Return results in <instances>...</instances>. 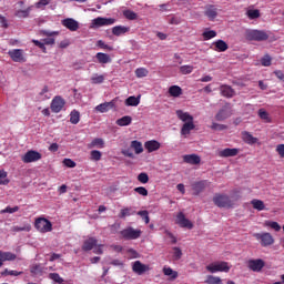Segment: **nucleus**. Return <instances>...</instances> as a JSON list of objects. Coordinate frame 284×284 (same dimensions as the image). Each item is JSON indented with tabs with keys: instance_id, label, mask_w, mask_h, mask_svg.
I'll return each mask as SVG.
<instances>
[{
	"instance_id": "1",
	"label": "nucleus",
	"mask_w": 284,
	"mask_h": 284,
	"mask_svg": "<svg viewBox=\"0 0 284 284\" xmlns=\"http://www.w3.org/2000/svg\"><path fill=\"white\" fill-rule=\"evenodd\" d=\"M175 114L180 121H182L184 124L182 125L181 129V134L182 136H187L190 135V132L194 130V116L190 114L189 112H185L183 110H178L175 111Z\"/></svg>"
},
{
	"instance_id": "2",
	"label": "nucleus",
	"mask_w": 284,
	"mask_h": 284,
	"mask_svg": "<svg viewBox=\"0 0 284 284\" xmlns=\"http://www.w3.org/2000/svg\"><path fill=\"white\" fill-rule=\"evenodd\" d=\"M97 243H99L97 239L88 237L83 242L82 250L84 252H90L91 250H93L94 254H103V247H105V245L103 244L98 245Z\"/></svg>"
},
{
	"instance_id": "3",
	"label": "nucleus",
	"mask_w": 284,
	"mask_h": 284,
	"mask_svg": "<svg viewBox=\"0 0 284 284\" xmlns=\"http://www.w3.org/2000/svg\"><path fill=\"white\" fill-rule=\"evenodd\" d=\"M207 272L211 274H216V272H230L232 270V264L223 261L212 262L211 264L206 265Z\"/></svg>"
},
{
	"instance_id": "4",
	"label": "nucleus",
	"mask_w": 284,
	"mask_h": 284,
	"mask_svg": "<svg viewBox=\"0 0 284 284\" xmlns=\"http://www.w3.org/2000/svg\"><path fill=\"white\" fill-rule=\"evenodd\" d=\"M120 234L122 239H125V241H136V239H141V234H143V231L129 226L122 230Z\"/></svg>"
},
{
	"instance_id": "5",
	"label": "nucleus",
	"mask_w": 284,
	"mask_h": 284,
	"mask_svg": "<svg viewBox=\"0 0 284 284\" xmlns=\"http://www.w3.org/2000/svg\"><path fill=\"white\" fill-rule=\"evenodd\" d=\"M34 227L38 232L45 234L48 232H52V222L45 217H40L36 220Z\"/></svg>"
},
{
	"instance_id": "6",
	"label": "nucleus",
	"mask_w": 284,
	"mask_h": 284,
	"mask_svg": "<svg viewBox=\"0 0 284 284\" xmlns=\"http://www.w3.org/2000/svg\"><path fill=\"white\" fill-rule=\"evenodd\" d=\"M213 203L217 207H234V202H232V200L224 194H215L213 197Z\"/></svg>"
},
{
	"instance_id": "7",
	"label": "nucleus",
	"mask_w": 284,
	"mask_h": 284,
	"mask_svg": "<svg viewBox=\"0 0 284 284\" xmlns=\"http://www.w3.org/2000/svg\"><path fill=\"white\" fill-rule=\"evenodd\" d=\"M174 223L175 225H179L180 227H185L186 230H192V227H194V224L192 223V221L187 220V217H185V214H183V212H179L175 215Z\"/></svg>"
},
{
	"instance_id": "8",
	"label": "nucleus",
	"mask_w": 284,
	"mask_h": 284,
	"mask_svg": "<svg viewBox=\"0 0 284 284\" xmlns=\"http://www.w3.org/2000/svg\"><path fill=\"white\" fill-rule=\"evenodd\" d=\"M246 39H248V41H267V33L258 30H247Z\"/></svg>"
},
{
	"instance_id": "9",
	"label": "nucleus",
	"mask_w": 284,
	"mask_h": 284,
	"mask_svg": "<svg viewBox=\"0 0 284 284\" xmlns=\"http://www.w3.org/2000/svg\"><path fill=\"white\" fill-rule=\"evenodd\" d=\"M116 20L114 18H95L91 22V28H103L105 26H114Z\"/></svg>"
},
{
	"instance_id": "10",
	"label": "nucleus",
	"mask_w": 284,
	"mask_h": 284,
	"mask_svg": "<svg viewBox=\"0 0 284 284\" xmlns=\"http://www.w3.org/2000/svg\"><path fill=\"white\" fill-rule=\"evenodd\" d=\"M43 155L39 151L30 150L22 156L23 163H37V161H41Z\"/></svg>"
},
{
	"instance_id": "11",
	"label": "nucleus",
	"mask_w": 284,
	"mask_h": 284,
	"mask_svg": "<svg viewBox=\"0 0 284 284\" xmlns=\"http://www.w3.org/2000/svg\"><path fill=\"white\" fill-rule=\"evenodd\" d=\"M257 241H261V245L263 247H267L270 245H274V237L270 233H257L255 234Z\"/></svg>"
},
{
	"instance_id": "12",
	"label": "nucleus",
	"mask_w": 284,
	"mask_h": 284,
	"mask_svg": "<svg viewBox=\"0 0 284 284\" xmlns=\"http://www.w3.org/2000/svg\"><path fill=\"white\" fill-rule=\"evenodd\" d=\"M116 101H119V98H115L111 100L110 102H104L95 106L97 112H100L101 114L105 112H110L113 108H116Z\"/></svg>"
},
{
	"instance_id": "13",
	"label": "nucleus",
	"mask_w": 284,
	"mask_h": 284,
	"mask_svg": "<svg viewBox=\"0 0 284 284\" xmlns=\"http://www.w3.org/2000/svg\"><path fill=\"white\" fill-rule=\"evenodd\" d=\"M63 108H65V100H63V98L59 95L53 98L51 102V111L54 112L55 114H59V112H61Z\"/></svg>"
},
{
	"instance_id": "14",
	"label": "nucleus",
	"mask_w": 284,
	"mask_h": 284,
	"mask_svg": "<svg viewBox=\"0 0 284 284\" xmlns=\"http://www.w3.org/2000/svg\"><path fill=\"white\" fill-rule=\"evenodd\" d=\"M62 26L70 30V32H77L79 30V22L72 18H67L62 20Z\"/></svg>"
},
{
	"instance_id": "15",
	"label": "nucleus",
	"mask_w": 284,
	"mask_h": 284,
	"mask_svg": "<svg viewBox=\"0 0 284 284\" xmlns=\"http://www.w3.org/2000/svg\"><path fill=\"white\" fill-rule=\"evenodd\" d=\"M144 148L149 153L161 150V142L156 140H150L144 143Z\"/></svg>"
},
{
	"instance_id": "16",
	"label": "nucleus",
	"mask_w": 284,
	"mask_h": 284,
	"mask_svg": "<svg viewBox=\"0 0 284 284\" xmlns=\"http://www.w3.org/2000/svg\"><path fill=\"white\" fill-rule=\"evenodd\" d=\"M211 48L215 52H225L230 47L227 45V42L223 40H216L212 43Z\"/></svg>"
},
{
	"instance_id": "17",
	"label": "nucleus",
	"mask_w": 284,
	"mask_h": 284,
	"mask_svg": "<svg viewBox=\"0 0 284 284\" xmlns=\"http://www.w3.org/2000/svg\"><path fill=\"white\" fill-rule=\"evenodd\" d=\"M162 272L168 277V281H176L179 278V272L172 270L170 266H164Z\"/></svg>"
},
{
	"instance_id": "18",
	"label": "nucleus",
	"mask_w": 284,
	"mask_h": 284,
	"mask_svg": "<svg viewBox=\"0 0 284 284\" xmlns=\"http://www.w3.org/2000/svg\"><path fill=\"white\" fill-rule=\"evenodd\" d=\"M8 54L16 63H21V61H23V50L13 49L9 51Z\"/></svg>"
},
{
	"instance_id": "19",
	"label": "nucleus",
	"mask_w": 284,
	"mask_h": 284,
	"mask_svg": "<svg viewBox=\"0 0 284 284\" xmlns=\"http://www.w3.org/2000/svg\"><path fill=\"white\" fill-rule=\"evenodd\" d=\"M132 270L135 274H144V272H148V270H150V266L141 263V261H135L133 263Z\"/></svg>"
},
{
	"instance_id": "20",
	"label": "nucleus",
	"mask_w": 284,
	"mask_h": 284,
	"mask_svg": "<svg viewBox=\"0 0 284 284\" xmlns=\"http://www.w3.org/2000/svg\"><path fill=\"white\" fill-rule=\"evenodd\" d=\"M184 163H189V165H199L201 163V156L197 154H186L183 155Z\"/></svg>"
},
{
	"instance_id": "21",
	"label": "nucleus",
	"mask_w": 284,
	"mask_h": 284,
	"mask_svg": "<svg viewBox=\"0 0 284 284\" xmlns=\"http://www.w3.org/2000/svg\"><path fill=\"white\" fill-rule=\"evenodd\" d=\"M248 267L253 272H261L262 267H265V262L263 260H251L248 262Z\"/></svg>"
},
{
	"instance_id": "22",
	"label": "nucleus",
	"mask_w": 284,
	"mask_h": 284,
	"mask_svg": "<svg viewBox=\"0 0 284 284\" xmlns=\"http://www.w3.org/2000/svg\"><path fill=\"white\" fill-rule=\"evenodd\" d=\"M94 148H98L99 150H103V148H105V141L101 138L93 139L91 143L88 144V149L94 150Z\"/></svg>"
},
{
	"instance_id": "23",
	"label": "nucleus",
	"mask_w": 284,
	"mask_h": 284,
	"mask_svg": "<svg viewBox=\"0 0 284 284\" xmlns=\"http://www.w3.org/2000/svg\"><path fill=\"white\" fill-rule=\"evenodd\" d=\"M14 258H17V255H14V253L0 251V267L3 266V263H6V261H14Z\"/></svg>"
},
{
	"instance_id": "24",
	"label": "nucleus",
	"mask_w": 284,
	"mask_h": 284,
	"mask_svg": "<svg viewBox=\"0 0 284 284\" xmlns=\"http://www.w3.org/2000/svg\"><path fill=\"white\" fill-rule=\"evenodd\" d=\"M98 63L105 65V63H112V58L108 53L99 52L95 54Z\"/></svg>"
},
{
	"instance_id": "25",
	"label": "nucleus",
	"mask_w": 284,
	"mask_h": 284,
	"mask_svg": "<svg viewBox=\"0 0 284 284\" xmlns=\"http://www.w3.org/2000/svg\"><path fill=\"white\" fill-rule=\"evenodd\" d=\"M239 154V149H224L219 152V156L227 159L230 156H236Z\"/></svg>"
},
{
	"instance_id": "26",
	"label": "nucleus",
	"mask_w": 284,
	"mask_h": 284,
	"mask_svg": "<svg viewBox=\"0 0 284 284\" xmlns=\"http://www.w3.org/2000/svg\"><path fill=\"white\" fill-rule=\"evenodd\" d=\"M128 32H130V27L116 26L112 29L114 37H122V34H128Z\"/></svg>"
},
{
	"instance_id": "27",
	"label": "nucleus",
	"mask_w": 284,
	"mask_h": 284,
	"mask_svg": "<svg viewBox=\"0 0 284 284\" xmlns=\"http://www.w3.org/2000/svg\"><path fill=\"white\" fill-rule=\"evenodd\" d=\"M124 103L128 106L136 108V105L141 103V95H138V97L131 95L125 100Z\"/></svg>"
},
{
	"instance_id": "28",
	"label": "nucleus",
	"mask_w": 284,
	"mask_h": 284,
	"mask_svg": "<svg viewBox=\"0 0 284 284\" xmlns=\"http://www.w3.org/2000/svg\"><path fill=\"white\" fill-rule=\"evenodd\" d=\"M242 139L248 145H254V143L258 142V139L254 138L250 132L246 131L242 133Z\"/></svg>"
},
{
	"instance_id": "29",
	"label": "nucleus",
	"mask_w": 284,
	"mask_h": 284,
	"mask_svg": "<svg viewBox=\"0 0 284 284\" xmlns=\"http://www.w3.org/2000/svg\"><path fill=\"white\" fill-rule=\"evenodd\" d=\"M169 94L170 97H174L176 99L183 94V89H181L179 85H172L169 88Z\"/></svg>"
},
{
	"instance_id": "30",
	"label": "nucleus",
	"mask_w": 284,
	"mask_h": 284,
	"mask_svg": "<svg viewBox=\"0 0 284 284\" xmlns=\"http://www.w3.org/2000/svg\"><path fill=\"white\" fill-rule=\"evenodd\" d=\"M217 11L214 6H209L205 11V16L211 20L214 21L217 17Z\"/></svg>"
},
{
	"instance_id": "31",
	"label": "nucleus",
	"mask_w": 284,
	"mask_h": 284,
	"mask_svg": "<svg viewBox=\"0 0 284 284\" xmlns=\"http://www.w3.org/2000/svg\"><path fill=\"white\" fill-rule=\"evenodd\" d=\"M251 205L253 210H257V212H263V210H265V203L262 200L254 199L251 201Z\"/></svg>"
},
{
	"instance_id": "32",
	"label": "nucleus",
	"mask_w": 284,
	"mask_h": 284,
	"mask_svg": "<svg viewBox=\"0 0 284 284\" xmlns=\"http://www.w3.org/2000/svg\"><path fill=\"white\" fill-rule=\"evenodd\" d=\"M132 123V116L124 115L116 120V125H120V128H125V125H130Z\"/></svg>"
},
{
	"instance_id": "33",
	"label": "nucleus",
	"mask_w": 284,
	"mask_h": 284,
	"mask_svg": "<svg viewBox=\"0 0 284 284\" xmlns=\"http://www.w3.org/2000/svg\"><path fill=\"white\" fill-rule=\"evenodd\" d=\"M131 149L134 150L135 154H143V143H141L140 141H132Z\"/></svg>"
},
{
	"instance_id": "34",
	"label": "nucleus",
	"mask_w": 284,
	"mask_h": 284,
	"mask_svg": "<svg viewBox=\"0 0 284 284\" xmlns=\"http://www.w3.org/2000/svg\"><path fill=\"white\" fill-rule=\"evenodd\" d=\"M49 92H50V89H48V87H43L42 90L40 91V93L38 94V100L45 101V100L50 99V97H52V95Z\"/></svg>"
},
{
	"instance_id": "35",
	"label": "nucleus",
	"mask_w": 284,
	"mask_h": 284,
	"mask_svg": "<svg viewBox=\"0 0 284 284\" xmlns=\"http://www.w3.org/2000/svg\"><path fill=\"white\" fill-rule=\"evenodd\" d=\"M91 83H93L94 85H99L101 83H103V81H105V75L103 74H98V73H94L91 79H90Z\"/></svg>"
},
{
	"instance_id": "36",
	"label": "nucleus",
	"mask_w": 284,
	"mask_h": 284,
	"mask_svg": "<svg viewBox=\"0 0 284 284\" xmlns=\"http://www.w3.org/2000/svg\"><path fill=\"white\" fill-rule=\"evenodd\" d=\"M81 121V113H79V111L73 110L70 113V123H72L73 125H77V123H79Z\"/></svg>"
},
{
	"instance_id": "37",
	"label": "nucleus",
	"mask_w": 284,
	"mask_h": 284,
	"mask_svg": "<svg viewBox=\"0 0 284 284\" xmlns=\"http://www.w3.org/2000/svg\"><path fill=\"white\" fill-rule=\"evenodd\" d=\"M258 116L265 123H272V118H270V113H267V111H265L264 109L258 110Z\"/></svg>"
},
{
	"instance_id": "38",
	"label": "nucleus",
	"mask_w": 284,
	"mask_h": 284,
	"mask_svg": "<svg viewBox=\"0 0 284 284\" xmlns=\"http://www.w3.org/2000/svg\"><path fill=\"white\" fill-rule=\"evenodd\" d=\"M221 94L222 97H234V90H232L229 85H222L221 87Z\"/></svg>"
},
{
	"instance_id": "39",
	"label": "nucleus",
	"mask_w": 284,
	"mask_h": 284,
	"mask_svg": "<svg viewBox=\"0 0 284 284\" xmlns=\"http://www.w3.org/2000/svg\"><path fill=\"white\" fill-rule=\"evenodd\" d=\"M195 194H199L201 192H203V190H205V181H200V182H195L193 185H192Z\"/></svg>"
},
{
	"instance_id": "40",
	"label": "nucleus",
	"mask_w": 284,
	"mask_h": 284,
	"mask_svg": "<svg viewBox=\"0 0 284 284\" xmlns=\"http://www.w3.org/2000/svg\"><path fill=\"white\" fill-rule=\"evenodd\" d=\"M246 17L251 20L258 19V17H261V11L257 9H248L246 11Z\"/></svg>"
},
{
	"instance_id": "41",
	"label": "nucleus",
	"mask_w": 284,
	"mask_h": 284,
	"mask_svg": "<svg viewBox=\"0 0 284 284\" xmlns=\"http://www.w3.org/2000/svg\"><path fill=\"white\" fill-rule=\"evenodd\" d=\"M265 227H271V230H274L275 232H281V224L273 221H265L264 222Z\"/></svg>"
},
{
	"instance_id": "42",
	"label": "nucleus",
	"mask_w": 284,
	"mask_h": 284,
	"mask_svg": "<svg viewBox=\"0 0 284 284\" xmlns=\"http://www.w3.org/2000/svg\"><path fill=\"white\" fill-rule=\"evenodd\" d=\"M148 74H150V71H148V69H145V68H138L135 70V77L138 79H143V78L148 77Z\"/></svg>"
},
{
	"instance_id": "43",
	"label": "nucleus",
	"mask_w": 284,
	"mask_h": 284,
	"mask_svg": "<svg viewBox=\"0 0 284 284\" xmlns=\"http://www.w3.org/2000/svg\"><path fill=\"white\" fill-rule=\"evenodd\" d=\"M101 156H103V153L99 150H92L90 152V161H101Z\"/></svg>"
},
{
	"instance_id": "44",
	"label": "nucleus",
	"mask_w": 284,
	"mask_h": 284,
	"mask_svg": "<svg viewBox=\"0 0 284 284\" xmlns=\"http://www.w3.org/2000/svg\"><path fill=\"white\" fill-rule=\"evenodd\" d=\"M202 37H203L204 41H210V39H214V37H216V31H214V30H205L202 33Z\"/></svg>"
},
{
	"instance_id": "45",
	"label": "nucleus",
	"mask_w": 284,
	"mask_h": 284,
	"mask_svg": "<svg viewBox=\"0 0 284 284\" xmlns=\"http://www.w3.org/2000/svg\"><path fill=\"white\" fill-rule=\"evenodd\" d=\"M32 10V7H29L26 10H19L16 12V17H19L20 19H26L30 16V11Z\"/></svg>"
},
{
	"instance_id": "46",
	"label": "nucleus",
	"mask_w": 284,
	"mask_h": 284,
	"mask_svg": "<svg viewBox=\"0 0 284 284\" xmlns=\"http://www.w3.org/2000/svg\"><path fill=\"white\" fill-rule=\"evenodd\" d=\"M52 0H39L34 7L38 9V10H45V6H50Z\"/></svg>"
},
{
	"instance_id": "47",
	"label": "nucleus",
	"mask_w": 284,
	"mask_h": 284,
	"mask_svg": "<svg viewBox=\"0 0 284 284\" xmlns=\"http://www.w3.org/2000/svg\"><path fill=\"white\" fill-rule=\"evenodd\" d=\"M123 14L125 19H129V21H135V19L138 18L136 13L132 10H124Z\"/></svg>"
},
{
	"instance_id": "48",
	"label": "nucleus",
	"mask_w": 284,
	"mask_h": 284,
	"mask_svg": "<svg viewBox=\"0 0 284 284\" xmlns=\"http://www.w3.org/2000/svg\"><path fill=\"white\" fill-rule=\"evenodd\" d=\"M229 116H230V111H227V110H221V111L216 114L217 121H224V119H227Z\"/></svg>"
},
{
	"instance_id": "49",
	"label": "nucleus",
	"mask_w": 284,
	"mask_h": 284,
	"mask_svg": "<svg viewBox=\"0 0 284 284\" xmlns=\"http://www.w3.org/2000/svg\"><path fill=\"white\" fill-rule=\"evenodd\" d=\"M172 256H173L174 261H179L183 256V252L179 247H173Z\"/></svg>"
},
{
	"instance_id": "50",
	"label": "nucleus",
	"mask_w": 284,
	"mask_h": 284,
	"mask_svg": "<svg viewBox=\"0 0 284 284\" xmlns=\"http://www.w3.org/2000/svg\"><path fill=\"white\" fill-rule=\"evenodd\" d=\"M138 181L140 183H142L143 185H145V183H149L150 182V176L148 175V173H140L138 175Z\"/></svg>"
},
{
	"instance_id": "51",
	"label": "nucleus",
	"mask_w": 284,
	"mask_h": 284,
	"mask_svg": "<svg viewBox=\"0 0 284 284\" xmlns=\"http://www.w3.org/2000/svg\"><path fill=\"white\" fill-rule=\"evenodd\" d=\"M14 212H19V206H7L4 210L0 211L1 214H14Z\"/></svg>"
},
{
	"instance_id": "52",
	"label": "nucleus",
	"mask_w": 284,
	"mask_h": 284,
	"mask_svg": "<svg viewBox=\"0 0 284 284\" xmlns=\"http://www.w3.org/2000/svg\"><path fill=\"white\" fill-rule=\"evenodd\" d=\"M193 71H194V67H192V65H182L180 68V72L182 74H192Z\"/></svg>"
},
{
	"instance_id": "53",
	"label": "nucleus",
	"mask_w": 284,
	"mask_h": 284,
	"mask_svg": "<svg viewBox=\"0 0 284 284\" xmlns=\"http://www.w3.org/2000/svg\"><path fill=\"white\" fill-rule=\"evenodd\" d=\"M49 278H51V281H54V283H63V280L61 278V275H59V273H50Z\"/></svg>"
},
{
	"instance_id": "54",
	"label": "nucleus",
	"mask_w": 284,
	"mask_h": 284,
	"mask_svg": "<svg viewBox=\"0 0 284 284\" xmlns=\"http://www.w3.org/2000/svg\"><path fill=\"white\" fill-rule=\"evenodd\" d=\"M97 45H98V48H101V50H108L109 52H112V50H114V48H112V47L105 44V43L103 42V40H99V41L97 42Z\"/></svg>"
},
{
	"instance_id": "55",
	"label": "nucleus",
	"mask_w": 284,
	"mask_h": 284,
	"mask_svg": "<svg viewBox=\"0 0 284 284\" xmlns=\"http://www.w3.org/2000/svg\"><path fill=\"white\" fill-rule=\"evenodd\" d=\"M261 63L264 65V68H270V65H272V58L270 55H264Z\"/></svg>"
},
{
	"instance_id": "56",
	"label": "nucleus",
	"mask_w": 284,
	"mask_h": 284,
	"mask_svg": "<svg viewBox=\"0 0 284 284\" xmlns=\"http://www.w3.org/2000/svg\"><path fill=\"white\" fill-rule=\"evenodd\" d=\"M134 192H136V194H140V196H148V189H145L144 186L135 187Z\"/></svg>"
},
{
	"instance_id": "57",
	"label": "nucleus",
	"mask_w": 284,
	"mask_h": 284,
	"mask_svg": "<svg viewBox=\"0 0 284 284\" xmlns=\"http://www.w3.org/2000/svg\"><path fill=\"white\" fill-rule=\"evenodd\" d=\"M43 273V267H41V265L36 264L33 266H31V274H42Z\"/></svg>"
},
{
	"instance_id": "58",
	"label": "nucleus",
	"mask_w": 284,
	"mask_h": 284,
	"mask_svg": "<svg viewBox=\"0 0 284 284\" xmlns=\"http://www.w3.org/2000/svg\"><path fill=\"white\" fill-rule=\"evenodd\" d=\"M62 163L65 165V168H77V162H74L72 159H64Z\"/></svg>"
},
{
	"instance_id": "59",
	"label": "nucleus",
	"mask_w": 284,
	"mask_h": 284,
	"mask_svg": "<svg viewBox=\"0 0 284 284\" xmlns=\"http://www.w3.org/2000/svg\"><path fill=\"white\" fill-rule=\"evenodd\" d=\"M125 216H132V209H122L120 212V219H125Z\"/></svg>"
},
{
	"instance_id": "60",
	"label": "nucleus",
	"mask_w": 284,
	"mask_h": 284,
	"mask_svg": "<svg viewBox=\"0 0 284 284\" xmlns=\"http://www.w3.org/2000/svg\"><path fill=\"white\" fill-rule=\"evenodd\" d=\"M275 152L278 154L280 159H284V144H278Z\"/></svg>"
},
{
	"instance_id": "61",
	"label": "nucleus",
	"mask_w": 284,
	"mask_h": 284,
	"mask_svg": "<svg viewBox=\"0 0 284 284\" xmlns=\"http://www.w3.org/2000/svg\"><path fill=\"white\" fill-rule=\"evenodd\" d=\"M209 284H223V281L220 280V277L210 276L207 278Z\"/></svg>"
},
{
	"instance_id": "62",
	"label": "nucleus",
	"mask_w": 284,
	"mask_h": 284,
	"mask_svg": "<svg viewBox=\"0 0 284 284\" xmlns=\"http://www.w3.org/2000/svg\"><path fill=\"white\" fill-rule=\"evenodd\" d=\"M139 216H142L143 221L148 224L150 223V216L148 215V211L138 212Z\"/></svg>"
},
{
	"instance_id": "63",
	"label": "nucleus",
	"mask_w": 284,
	"mask_h": 284,
	"mask_svg": "<svg viewBox=\"0 0 284 284\" xmlns=\"http://www.w3.org/2000/svg\"><path fill=\"white\" fill-rule=\"evenodd\" d=\"M129 258H139V253L134 251V248H131L128 251Z\"/></svg>"
},
{
	"instance_id": "64",
	"label": "nucleus",
	"mask_w": 284,
	"mask_h": 284,
	"mask_svg": "<svg viewBox=\"0 0 284 284\" xmlns=\"http://www.w3.org/2000/svg\"><path fill=\"white\" fill-rule=\"evenodd\" d=\"M32 42L34 43V45H37L38 48H40V50H42L43 52H45V43L38 41V40H32Z\"/></svg>"
}]
</instances>
